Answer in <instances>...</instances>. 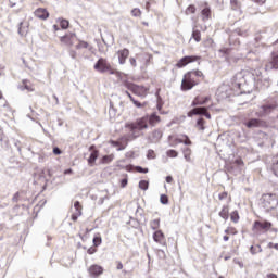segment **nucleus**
<instances>
[{"mask_svg": "<svg viewBox=\"0 0 278 278\" xmlns=\"http://www.w3.org/2000/svg\"><path fill=\"white\" fill-rule=\"evenodd\" d=\"M162 118L152 113L150 115H146L143 117L137 118L136 122L128 123L125 125L126 129L130 131L134 139L140 138V131H144V129H149L150 127H155L157 123H161Z\"/></svg>", "mask_w": 278, "mask_h": 278, "instance_id": "obj_1", "label": "nucleus"}, {"mask_svg": "<svg viewBox=\"0 0 278 278\" xmlns=\"http://www.w3.org/2000/svg\"><path fill=\"white\" fill-rule=\"evenodd\" d=\"M205 79V74L201 70H191L184 74L180 90L182 92H188L192 90L195 86H199L201 81Z\"/></svg>", "mask_w": 278, "mask_h": 278, "instance_id": "obj_2", "label": "nucleus"}, {"mask_svg": "<svg viewBox=\"0 0 278 278\" xmlns=\"http://www.w3.org/2000/svg\"><path fill=\"white\" fill-rule=\"evenodd\" d=\"M94 71L98 73H109V75H116L118 72L108 62V59L100 58L94 66Z\"/></svg>", "mask_w": 278, "mask_h": 278, "instance_id": "obj_3", "label": "nucleus"}, {"mask_svg": "<svg viewBox=\"0 0 278 278\" xmlns=\"http://www.w3.org/2000/svg\"><path fill=\"white\" fill-rule=\"evenodd\" d=\"M273 229V223L268 220H255L252 225L253 233H268Z\"/></svg>", "mask_w": 278, "mask_h": 278, "instance_id": "obj_4", "label": "nucleus"}, {"mask_svg": "<svg viewBox=\"0 0 278 278\" xmlns=\"http://www.w3.org/2000/svg\"><path fill=\"white\" fill-rule=\"evenodd\" d=\"M193 62H201V56L185 55L176 62L175 68H186V66H188L189 64H193Z\"/></svg>", "mask_w": 278, "mask_h": 278, "instance_id": "obj_5", "label": "nucleus"}, {"mask_svg": "<svg viewBox=\"0 0 278 278\" xmlns=\"http://www.w3.org/2000/svg\"><path fill=\"white\" fill-rule=\"evenodd\" d=\"M187 116L189 118H192V116H205L208 121L212 119V114H210V111H207V108L205 106H195L191 109L188 113Z\"/></svg>", "mask_w": 278, "mask_h": 278, "instance_id": "obj_6", "label": "nucleus"}, {"mask_svg": "<svg viewBox=\"0 0 278 278\" xmlns=\"http://www.w3.org/2000/svg\"><path fill=\"white\" fill-rule=\"evenodd\" d=\"M125 88H127V90H130V92L132 94H136L137 97H147V88L146 87H142V86H138L134 83H129V81H126L124 84Z\"/></svg>", "mask_w": 278, "mask_h": 278, "instance_id": "obj_7", "label": "nucleus"}, {"mask_svg": "<svg viewBox=\"0 0 278 278\" xmlns=\"http://www.w3.org/2000/svg\"><path fill=\"white\" fill-rule=\"evenodd\" d=\"M77 40V34L75 33H67L61 37H59V41L61 47H67L71 49L73 45H75V41Z\"/></svg>", "mask_w": 278, "mask_h": 278, "instance_id": "obj_8", "label": "nucleus"}, {"mask_svg": "<svg viewBox=\"0 0 278 278\" xmlns=\"http://www.w3.org/2000/svg\"><path fill=\"white\" fill-rule=\"evenodd\" d=\"M210 101H212V96L199 94L193 99L191 105L193 108H197V105H205V104L210 103Z\"/></svg>", "mask_w": 278, "mask_h": 278, "instance_id": "obj_9", "label": "nucleus"}, {"mask_svg": "<svg viewBox=\"0 0 278 278\" xmlns=\"http://www.w3.org/2000/svg\"><path fill=\"white\" fill-rule=\"evenodd\" d=\"M102 266H99L97 264H93L88 267V275L91 276V278H99V276L102 275Z\"/></svg>", "mask_w": 278, "mask_h": 278, "instance_id": "obj_10", "label": "nucleus"}, {"mask_svg": "<svg viewBox=\"0 0 278 278\" xmlns=\"http://www.w3.org/2000/svg\"><path fill=\"white\" fill-rule=\"evenodd\" d=\"M116 55L118 58V63L123 65L125 64V62H127V58H129V49L124 48L122 50H118L116 52Z\"/></svg>", "mask_w": 278, "mask_h": 278, "instance_id": "obj_11", "label": "nucleus"}, {"mask_svg": "<svg viewBox=\"0 0 278 278\" xmlns=\"http://www.w3.org/2000/svg\"><path fill=\"white\" fill-rule=\"evenodd\" d=\"M34 15L36 18H40V21H47L50 16L49 11L45 8H38L35 10Z\"/></svg>", "mask_w": 278, "mask_h": 278, "instance_id": "obj_12", "label": "nucleus"}, {"mask_svg": "<svg viewBox=\"0 0 278 278\" xmlns=\"http://www.w3.org/2000/svg\"><path fill=\"white\" fill-rule=\"evenodd\" d=\"M20 90H27V92H34L36 90V86L34 85V83H31V80L24 79L20 85Z\"/></svg>", "mask_w": 278, "mask_h": 278, "instance_id": "obj_13", "label": "nucleus"}, {"mask_svg": "<svg viewBox=\"0 0 278 278\" xmlns=\"http://www.w3.org/2000/svg\"><path fill=\"white\" fill-rule=\"evenodd\" d=\"M18 34L20 36H27L29 34V20H24L20 23Z\"/></svg>", "mask_w": 278, "mask_h": 278, "instance_id": "obj_14", "label": "nucleus"}, {"mask_svg": "<svg viewBox=\"0 0 278 278\" xmlns=\"http://www.w3.org/2000/svg\"><path fill=\"white\" fill-rule=\"evenodd\" d=\"M74 207H75L76 213L72 214V220L74 223H77V218H79V216H81V214H83L81 211L84 210V206H81V203L79 201H76L74 203Z\"/></svg>", "mask_w": 278, "mask_h": 278, "instance_id": "obj_15", "label": "nucleus"}, {"mask_svg": "<svg viewBox=\"0 0 278 278\" xmlns=\"http://www.w3.org/2000/svg\"><path fill=\"white\" fill-rule=\"evenodd\" d=\"M121 168H124V170H127V173H134V170H136V173H143V174L149 173V168H143L140 166L134 167V165H126Z\"/></svg>", "mask_w": 278, "mask_h": 278, "instance_id": "obj_16", "label": "nucleus"}, {"mask_svg": "<svg viewBox=\"0 0 278 278\" xmlns=\"http://www.w3.org/2000/svg\"><path fill=\"white\" fill-rule=\"evenodd\" d=\"M201 16L203 23H207V21L212 18V9L210 7H205L204 9H202Z\"/></svg>", "mask_w": 278, "mask_h": 278, "instance_id": "obj_17", "label": "nucleus"}, {"mask_svg": "<svg viewBox=\"0 0 278 278\" xmlns=\"http://www.w3.org/2000/svg\"><path fill=\"white\" fill-rule=\"evenodd\" d=\"M153 240L154 242H157L159 244H162L165 242L166 237L164 236V232H162V230H156L153 233Z\"/></svg>", "mask_w": 278, "mask_h": 278, "instance_id": "obj_18", "label": "nucleus"}, {"mask_svg": "<svg viewBox=\"0 0 278 278\" xmlns=\"http://www.w3.org/2000/svg\"><path fill=\"white\" fill-rule=\"evenodd\" d=\"M244 125L248 127V129H253V127H261L262 121L257 118H251L249 122L244 123Z\"/></svg>", "mask_w": 278, "mask_h": 278, "instance_id": "obj_19", "label": "nucleus"}, {"mask_svg": "<svg viewBox=\"0 0 278 278\" xmlns=\"http://www.w3.org/2000/svg\"><path fill=\"white\" fill-rule=\"evenodd\" d=\"M75 49H77V51H80V49H88V51H92V46H90L88 41L78 40L77 45L75 46Z\"/></svg>", "mask_w": 278, "mask_h": 278, "instance_id": "obj_20", "label": "nucleus"}, {"mask_svg": "<svg viewBox=\"0 0 278 278\" xmlns=\"http://www.w3.org/2000/svg\"><path fill=\"white\" fill-rule=\"evenodd\" d=\"M219 216L224 220H229V205H223L222 210L219 211Z\"/></svg>", "mask_w": 278, "mask_h": 278, "instance_id": "obj_21", "label": "nucleus"}, {"mask_svg": "<svg viewBox=\"0 0 278 278\" xmlns=\"http://www.w3.org/2000/svg\"><path fill=\"white\" fill-rule=\"evenodd\" d=\"M56 23H59L61 29H68V27H71V22H68V20H65L63 17H59L56 20Z\"/></svg>", "mask_w": 278, "mask_h": 278, "instance_id": "obj_22", "label": "nucleus"}, {"mask_svg": "<svg viewBox=\"0 0 278 278\" xmlns=\"http://www.w3.org/2000/svg\"><path fill=\"white\" fill-rule=\"evenodd\" d=\"M99 157V150H93L88 159V164L92 166L97 162V159Z\"/></svg>", "mask_w": 278, "mask_h": 278, "instance_id": "obj_23", "label": "nucleus"}, {"mask_svg": "<svg viewBox=\"0 0 278 278\" xmlns=\"http://www.w3.org/2000/svg\"><path fill=\"white\" fill-rule=\"evenodd\" d=\"M125 94H127V97L130 99L134 105H136V108H144L147 105V102L140 103L138 100L134 99L131 97V93H129V91H125Z\"/></svg>", "mask_w": 278, "mask_h": 278, "instance_id": "obj_24", "label": "nucleus"}, {"mask_svg": "<svg viewBox=\"0 0 278 278\" xmlns=\"http://www.w3.org/2000/svg\"><path fill=\"white\" fill-rule=\"evenodd\" d=\"M195 127L199 131H205V118L199 117L195 123Z\"/></svg>", "mask_w": 278, "mask_h": 278, "instance_id": "obj_25", "label": "nucleus"}, {"mask_svg": "<svg viewBox=\"0 0 278 278\" xmlns=\"http://www.w3.org/2000/svg\"><path fill=\"white\" fill-rule=\"evenodd\" d=\"M230 8L233 11H238L242 9V3L240 0H230Z\"/></svg>", "mask_w": 278, "mask_h": 278, "instance_id": "obj_26", "label": "nucleus"}, {"mask_svg": "<svg viewBox=\"0 0 278 278\" xmlns=\"http://www.w3.org/2000/svg\"><path fill=\"white\" fill-rule=\"evenodd\" d=\"M161 223H162V219L160 217H156V218L150 220L151 229H153L155 231L160 227Z\"/></svg>", "mask_w": 278, "mask_h": 278, "instance_id": "obj_27", "label": "nucleus"}, {"mask_svg": "<svg viewBox=\"0 0 278 278\" xmlns=\"http://www.w3.org/2000/svg\"><path fill=\"white\" fill-rule=\"evenodd\" d=\"M177 142L187 144V146L192 144V141L190 140V138L187 135H181L180 138L177 139Z\"/></svg>", "mask_w": 278, "mask_h": 278, "instance_id": "obj_28", "label": "nucleus"}, {"mask_svg": "<svg viewBox=\"0 0 278 278\" xmlns=\"http://www.w3.org/2000/svg\"><path fill=\"white\" fill-rule=\"evenodd\" d=\"M230 220L232 223H240V213H238V211H232L230 213Z\"/></svg>", "mask_w": 278, "mask_h": 278, "instance_id": "obj_29", "label": "nucleus"}, {"mask_svg": "<svg viewBox=\"0 0 278 278\" xmlns=\"http://www.w3.org/2000/svg\"><path fill=\"white\" fill-rule=\"evenodd\" d=\"M197 13V7H194V4L189 5L186 10H185V14L187 16H190V14H195Z\"/></svg>", "mask_w": 278, "mask_h": 278, "instance_id": "obj_30", "label": "nucleus"}, {"mask_svg": "<svg viewBox=\"0 0 278 278\" xmlns=\"http://www.w3.org/2000/svg\"><path fill=\"white\" fill-rule=\"evenodd\" d=\"M250 253H252V255L261 253V245L260 244H252L250 247Z\"/></svg>", "mask_w": 278, "mask_h": 278, "instance_id": "obj_31", "label": "nucleus"}, {"mask_svg": "<svg viewBox=\"0 0 278 278\" xmlns=\"http://www.w3.org/2000/svg\"><path fill=\"white\" fill-rule=\"evenodd\" d=\"M219 201H225V199H229V203H231V198L229 195V192L223 191L222 193L218 194Z\"/></svg>", "mask_w": 278, "mask_h": 278, "instance_id": "obj_32", "label": "nucleus"}, {"mask_svg": "<svg viewBox=\"0 0 278 278\" xmlns=\"http://www.w3.org/2000/svg\"><path fill=\"white\" fill-rule=\"evenodd\" d=\"M114 160V154L104 155L101 160L102 164H110Z\"/></svg>", "mask_w": 278, "mask_h": 278, "instance_id": "obj_33", "label": "nucleus"}, {"mask_svg": "<svg viewBox=\"0 0 278 278\" xmlns=\"http://www.w3.org/2000/svg\"><path fill=\"white\" fill-rule=\"evenodd\" d=\"M192 38L195 42H201V30H193Z\"/></svg>", "mask_w": 278, "mask_h": 278, "instance_id": "obj_34", "label": "nucleus"}, {"mask_svg": "<svg viewBox=\"0 0 278 278\" xmlns=\"http://www.w3.org/2000/svg\"><path fill=\"white\" fill-rule=\"evenodd\" d=\"M142 58H143V66H149V63L153 59V56L149 54H142Z\"/></svg>", "mask_w": 278, "mask_h": 278, "instance_id": "obj_35", "label": "nucleus"}, {"mask_svg": "<svg viewBox=\"0 0 278 278\" xmlns=\"http://www.w3.org/2000/svg\"><path fill=\"white\" fill-rule=\"evenodd\" d=\"M139 188H140V190H149V181L140 180L139 181Z\"/></svg>", "mask_w": 278, "mask_h": 278, "instance_id": "obj_36", "label": "nucleus"}, {"mask_svg": "<svg viewBox=\"0 0 278 278\" xmlns=\"http://www.w3.org/2000/svg\"><path fill=\"white\" fill-rule=\"evenodd\" d=\"M184 155L187 162H190V155H192V150L190 148H187L184 150Z\"/></svg>", "mask_w": 278, "mask_h": 278, "instance_id": "obj_37", "label": "nucleus"}, {"mask_svg": "<svg viewBox=\"0 0 278 278\" xmlns=\"http://www.w3.org/2000/svg\"><path fill=\"white\" fill-rule=\"evenodd\" d=\"M225 233H229L230 236H236V233H238V230L236 229V227H228L225 230Z\"/></svg>", "mask_w": 278, "mask_h": 278, "instance_id": "obj_38", "label": "nucleus"}, {"mask_svg": "<svg viewBox=\"0 0 278 278\" xmlns=\"http://www.w3.org/2000/svg\"><path fill=\"white\" fill-rule=\"evenodd\" d=\"M131 15L135 17L142 16V11L138 8L131 10Z\"/></svg>", "mask_w": 278, "mask_h": 278, "instance_id": "obj_39", "label": "nucleus"}, {"mask_svg": "<svg viewBox=\"0 0 278 278\" xmlns=\"http://www.w3.org/2000/svg\"><path fill=\"white\" fill-rule=\"evenodd\" d=\"M147 157H148V160H155V157H156L155 151L148 150Z\"/></svg>", "mask_w": 278, "mask_h": 278, "instance_id": "obj_40", "label": "nucleus"}, {"mask_svg": "<svg viewBox=\"0 0 278 278\" xmlns=\"http://www.w3.org/2000/svg\"><path fill=\"white\" fill-rule=\"evenodd\" d=\"M160 201L163 205H168V195L166 194H161Z\"/></svg>", "mask_w": 278, "mask_h": 278, "instance_id": "obj_41", "label": "nucleus"}, {"mask_svg": "<svg viewBox=\"0 0 278 278\" xmlns=\"http://www.w3.org/2000/svg\"><path fill=\"white\" fill-rule=\"evenodd\" d=\"M179 153L176 150H168L167 157H177Z\"/></svg>", "mask_w": 278, "mask_h": 278, "instance_id": "obj_42", "label": "nucleus"}, {"mask_svg": "<svg viewBox=\"0 0 278 278\" xmlns=\"http://www.w3.org/2000/svg\"><path fill=\"white\" fill-rule=\"evenodd\" d=\"M277 108V104H266L263 105L264 112H268V110H275Z\"/></svg>", "mask_w": 278, "mask_h": 278, "instance_id": "obj_43", "label": "nucleus"}, {"mask_svg": "<svg viewBox=\"0 0 278 278\" xmlns=\"http://www.w3.org/2000/svg\"><path fill=\"white\" fill-rule=\"evenodd\" d=\"M102 240H101V235L97 233L93 237V244H101Z\"/></svg>", "mask_w": 278, "mask_h": 278, "instance_id": "obj_44", "label": "nucleus"}, {"mask_svg": "<svg viewBox=\"0 0 278 278\" xmlns=\"http://www.w3.org/2000/svg\"><path fill=\"white\" fill-rule=\"evenodd\" d=\"M271 65H273V68H278V55L273 58Z\"/></svg>", "mask_w": 278, "mask_h": 278, "instance_id": "obj_45", "label": "nucleus"}, {"mask_svg": "<svg viewBox=\"0 0 278 278\" xmlns=\"http://www.w3.org/2000/svg\"><path fill=\"white\" fill-rule=\"evenodd\" d=\"M235 164L237 166H244V161L242 160V157H238L235 160Z\"/></svg>", "mask_w": 278, "mask_h": 278, "instance_id": "obj_46", "label": "nucleus"}, {"mask_svg": "<svg viewBox=\"0 0 278 278\" xmlns=\"http://www.w3.org/2000/svg\"><path fill=\"white\" fill-rule=\"evenodd\" d=\"M219 53H224V55H229V53H231V49H229V48H222L219 50Z\"/></svg>", "mask_w": 278, "mask_h": 278, "instance_id": "obj_47", "label": "nucleus"}, {"mask_svg": "<svg viewBox=\"0 0 278 278\" xmlns=\"http://www.w3.org/2000/svg\"><path fill=\"white\" fill-rule=\"evenodd\" d=\"M271 170H273V173H274L275 175L278 176V161L273 164Z\"/></svg>", "mask_w": 278, "mask_h": 278, "instance_id": "obj_48", "label": "nucleus"}, {"mask_svg": "<svg viewBox=\"0 0 278 278\" xmlns=\"http://www.w3.org/2000/svg\"><path fill=\"white\" fill-rule=\"evenodd\" d=\"M93 253H97V245L88 248V255H93Z\"/></svg>", "mask_w": 278, "mask_h": 278, "instance_id": "obj_49", "label": "nucleus"}, {"mask_svg": "<svg viewBox=\"0 0 278 278\" xmlns=\"http://www.w3.org/2000/svg\"><path fill=\"white\" fill-rule=\"evenodd\" d=\"M129 63H130V66H132V68H136V66H138V63L135 58H130Z\"/></svg>", "mask_w": 278, "mask_h": 278, "instance_id": "obj_50", "label": "nucleus"}, {"mask_svg": "<svg viewBox=\"0 0 278 278\" xmlns=\"http://www.w3.org/2000/svg\"><path fill=\"white\" fill-rule=\"evenodd\" d=\"M53 154L54 155H62V150H60V148H58V147H54L53 148Z\"/></svg>", "mask_w": 278, "mask_h": 278, "instance_id": "obj_51", "label": "nucleus"}, {"mask_svg": "<svg viewBox=\"0 0 278 278\" xmlns=\"http://www.w3.org/2000/svg\"><path fill=\"white\" fill-rule=\"evenodd\" d=\"M127 184H128L127 178L122 179V180H121V188H126V187H127Z\"/></svg>", "mask_w": 278, "mask_h": 278, "instance_id": "obj_52", "label": "nucleus"}, {"mask_svg": "<svg viewBox=\"0 0 278 278\" xmlns=\"http://www.w3.org/2000/svg\"><path fill=\"white\" fill-rule=\"evenodd\" d=\"M254 3H257V5H264L266 3V0H252Z\"/></svg>", "mask_w": 278, "mask_h": 278, "instance_id": "obj_53", "label": "nucleus"}, {"mask_svg": "<svg viewBox=\"0 0 278 278\" xmlns=\"http://www.w3.org/2000/svg\"><path fill=\"white\" fill-rule=\"evenodd\" d=\"M70 55H71V58H73V60H75V58H77V52L75 50H72L70 52Z\"/></svg>", "mask_w": 278, "mask_h": 278, "instance_id": "obj_54", "label": "nucleus"}, {"mask_svg": "<svg viewBox=\"0 0 278 278\" xmlns=\"http://www.w3.org/2000/svg\"><path fill=\"white\" fill-rule=\"evenodd\" d=\"M166 182L167 184H173V176H167L166 177Z\"/></svg>", "mask_w": 278, "mask_h": 278, "instance_id": "obj_55", "label": "nucleus"}, {"mask_svg": "<svg viewBox=\"0 0 278 278\" xmlns=\"http://www.w3.org/2000/svg\"><path fill=\"white\" fill-rule=\"evenodd\" d=\"M267 278H278V276L275 274H267Z\"/></svg>", "mask_w": 278, "mask_h": 278, "instance_id": "obj_56", "label": "nucleus"}, {"mask_svg": "<svg viewBox=\"0 0 278 278\" xmlns=\"http://www.w3.org/2000/svg\"><path fill=\"white\" fill-rule=\"evenodd\" d=\"M52 27H53L54 31H60V26H58V24H54Z\"/></svg>", "mask_w": 278, "mask_h": 278, "instance_id": "obj_57", "label": "nucleus"}, {"mask_svg": "<svg viewBox=\"0 0 278 278\" xmlns=\"http://www.w3.org/2000/svg\"><path fill=\"white\" fill-rule=\"evenodd\" d=\"M123 269V263H117V270H122Z\"/></svg>", "mask_w": 278, "mask_h": 278, "instance_id": "obj_58", "label": "nucleus"}, {"mask_svg": "<svg viewBox=\"0 0 278 278\" xmlns=\"http://www.w3.org/2000/svg\"><path fill=\"white\" fill-rule=\"evenodd\" d=\"M206 42H208V45H214V39L208 38V39H206Z\"/></svg>", "mask_w": 278, "mask_h": 278, "instance_id": "obj_59", "label": "nucleus"}, {"mask_svg": "<svg viewBox=\"0 0 278 278\" xmlns=\"http://www.w3.org/2000/svg\"><path fill=\"white\" fill-rule=\"evenodd\" d=\"M3 71H5V67L0 66V77H1V75H3Z\"/></svg>", "mask_w": 278, "mask_h": 278, "instance_id": "obj_60", "label": "nucleus"}, {"mask_svg": "<svg viewBox=\"0 0 278 278\" xmlns=\"http://www.w3.org/2000/svg\"><path fill=\"white\" fill-rule=\"evenodd\" d=\"M229 240V236H224V241L227 242Z\"/></svg>", "mask_w": 278, "mask_h": 278, "instance_id": "obj_61", "label": "nucleus"}, {"mask_svg": "<svg viewBox=\"0 0 278 278\" xmlns=\"http://www.w3.org/2000/svg\"><path fill=\"white\" fill-rule=\"evenodd\" d=\"M67 173H73V169H67V170L65 172V174H67Z\"/></svg>", "mask_w": 278, "mask_h": 278, "instance_id": "obj_62", "label": "nucleus"}, {"mask_svg": "<svg viewBox=\"0 0 278 278\" xmlns=\"http://www.w3.org/2000/svg\"><path fill=\"white\" fill-rule=\"evenodd\" d=\"M0 99H3V93L0 91Z\"/></svg>", "mask_w": 278, "mask_h": 278, "instance_id": "obj_63", "label": "nucleus"}, {"mask_svg": "<svg viewBox=\"0 0 278 278\" xmlns=\"http://www.w3.org/2000/svg\"><path fill=\"white\" fill-rule=\"evenodd\" d=\"M269 247H273V248H276V249L278 248V245H269Z\"/></svg>", "mask_w": 278, "mask_h": 278, "instance_id": "obj_64", "label": "nucleus"}]
</instances>
